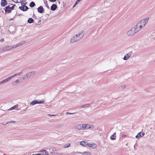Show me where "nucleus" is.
<instances>
[{
    "label": "nucleus",
    "instance_id": "obj_39",
    "mask_svg": "<svg viewBox=\"0 0 155 155\" xmlns=\"http://www.w3.org/2000/svg\"><path fill=\"white\" fill-rule=\"evenodd\" d=\"M121 87L122 88H124L126 87V86L125 85H122L121 86Z\"/></svg>",
    "mask_w": 155,
    "mask_h": 155
},
{
    "label": "nucleus",
    "instance_id": "obj_10",
    "mask_svg": "<svg viewBox=\"0 0 155 155\" xmlns=\"http://www.w3.org/2000/svg\"><path fill=\"white\" fill-rule=\"evenodd\" d=\"M83 124H78L74 126V128L78 130L83 129Z\"/></svg>",
    "mask_w": 155,
    "mask_h": 155
},
{
    "label": "nucleus",
    "instance_id": "obj_2",
    "mask_svg": "<svg viewBox=\"0 0 155 155\" xmlns=\"http://www.w3.org/2000/svg\"><path fill=\"white\" fill-rule=\"evenodd\" d=\"M137 29L136 26H134L132 28L131 30L127 32V35L129 36H133L134 34L137 33L138 31V30H137Z\"/></svg>",
    "mask_w": 155,
    "mask_h": 155
},
{
    "label": "nucleus",
    "instance_id": "obj_36",
    "mask_svg": "<svg viewBox=\"0 0 155 155\" xmlns=\"http://www.w3.org/2000/svg\"><path fill=\"white\" fill-rule=\"evenodd\" d=\"M22 73V72H21L18 73L16 74L17 75V76L20 75Z\"/></svg>",
    "mask_w": 155,
    "mask_h": 155
},
{
    "label": "nucleus",
    "instance_id": "obj_38",
    "mask_svg": "<svg viewBox=\"0 0 155 155\" xmlns=\"http://www.w3.org/2000/svg\"><path fill=\"white\" fill-rule=\"evenodd\" d=\"M81 1V0H78L75 3V5L78 4Z\"/></svg>",
    "mask_w": 155,
    "mask_h": 155
},
{
    "label": "nucleus",
    "instance_id": "obj_50",
    "mask_svg": "<svg viewBox=\"0 0 155 155\" xmlns=\"http://www.w3.org/2000/svg\"><path fill=\"white\" fill-rule=\"evenodd\" d=\"M58 3H59V4H60V2H58Z\"/></svg>",
    "mask_w": 155,
    "mask_h": 155
},
{
    "label": "nucleus",
    "instance_id": "obj_43",
    "mask_svg": "<svg viewBox=\"0 0 155 155\" xmlns=\"http://www.w3.org/2000/svg\"><path fill=\"white\" fill-rule=\"evenodd\" d=\"M48 115L49 116H54L55 115L48 114Z\"/></svg>",
    "mask_w": 155,
    "mask_h": 155
},
{
    "label": "nucleus",
    "instance_id": "obj_37",
    "mask_svg": "<svg viewBox=\"0 0 155 155\" xmlns=\"http://www.w3.org/2000/svg\"><path fill=\"white\" fill-rule=\"evenodd\" d=\"M12 1H13V2H15V3H18V0H12Z\"/></svg>",
    "mask_w": 155,
    "mask_h": 155
},
{
    "label": "nucleus",
    "instance_id": "obj_7",
    "mask_svg": "<svg viewBox=\"0 0 155 155\" xmlns=\"http://www.w3.org/2000/svg\"><path fill=\"white\" fill-rule=\"evenodd\" d=\"M132 54V51L129 52L128 54H126L124 56L123 59L125 60H127Z\"/></svg>",
    "mask_w": 155,
    "mask_h": 155
},
{
    "label": "nucleus",
    "instance_id": "obj_12",
    "mask_svg": "<svg viewBox=\"0 0 155 155\" xmlns=\"http://www.w3.org/2000/svg\"><path fill=\"white\" fill-rule=\"evenodd\" d=\"M1 2V5L2 7L5 6L8 4L6 0H2Z\"/></svg>",
    "mask_w": 155,
    "mask_h": 155
},
{
    "label": "nucleus",
    "instance_id": "obj_20",
    "mask_svg": "<svg viewBox=\"0 0 155 155\" xmlns=\"http://www.w3.org/2000/svg\"><path fill=\"white\" fill-rule=\"evenodd\" d=\"M89 105H90L89 104H85L84 105L81 106L80 107L81 108H87V107H89Z\"/></svg>",
    "mask_w": 155,
    "mask_h": 155
},
{
    "label": "nucleus",
    "instance_id": "obj_16",
    "mask_svg": "<svg viewBox=\"0 0 155 155\" xmlns=\"http://www.w3.org/2000/svg\"><path fill=\"white\" fill-rule=\"evenodd\" d=\"M39 154V155H47V153L46 151V150H43L41 151V153L37 154Z\"/></svg>",
    "mask_w": 155,
    "mask_h": 155
},
{
    "label": "nucleus",
    "instance_id": "obj_34",
    "mask_svg": "<svg viewBox=\"0 0 155 155\" xmlns=\"http://www.w3.org/2000/svg\"><path fill=\"white\" fill-rule=\"evenodd\" d=\"M15 6V5H14L11 7H10V9H11V10L14 9V7Z\"/></svg>",
    "mask_w": 155,
    "mask_h": 155
},
{
    "label": "nucleus",
    "instance_id": "obj_11",
    "mask_svg": "<svg viewBox=\"0 0 155 155\" xmlns=\"http://www.w3.org/2000/svg\"><path fill=\"white\" fill-rule=\"evenodd\" d=\"M38 11L40 13H43L45 12V10L42 6H40L38 8Z\"/></svg>",
    "mask_w": 155,
    "mask_h": 155
},
{
    "label": "nucleus",
    "instance_id": "obj_23",
    "mask_svg": "<svg viewBox=\"0 0 155 155\" xmlns=\"http://www.w3.org/2000/svg\"><path fill=\"white\" fill-rule=\"evenodd\" d=\"M33 19L31 18H29L28 20V22L29 23H31L34 22Z\"/></svg>",
    "mask_w": 155,
    "mask_h": 155
},
{
    "label": "nucleus",
    "instance_id": "obj_22",
    "mask_svg": "<svg viewBox=\"0 0 155 155\" xmlns=\"http://www.w3.org/2000/svg\"><path fill=\"white\" fill-rule=\"evenodd\" d=\"M20 83L19 80L17 79L15 81L12 82V85L15 86L16 84L17 83Z\"/></svg>",
    "mask_w": 155,
    "mask_h": 155
},
{
    "label": "nucleus",
    "instance_id": "obj_33",
    "mask_svg": "<svg viewBox=\"0 0 155 155\" xmlns=\"http://www.w3.org/2000/svg\"><path fill=\"white\" fill-rule=\"evenodd\" d=\"M15 122V121H9V122H7L6 123V124H8L10 123H14Z\"/></svg>",
    "mask_w": 155,
    "mask_h": 155
},
{
    "label": "nucleus",
    "instance_id": "obj_1",
    "mask_svg": "<svg viewBox=\"0 0 155 155\" xmlns=\"http://www.w3.org/2000/svg\"><path fill=\"white\" fill-rule=\"evenodd\" d=\"M83 36V32H80L79 33L76 34L71 38L70 41L71 43H74L79 40L82 38Z\"/></svg>",
    "mask_w": 155,
    "mask_h": 155
},
{
    "label": "nucleus",
    "instance_id": "obj_31",
    "mask_svg": "<svg viewBox=\"0 0 155 155\" xmlns=\"http://www.w3.org/2000/svg\"><path fill=\"white\" fill-rule=\"evenodd\" d=\"M63 124L59 125L57 127L58 128H61L63 126Z\"/></svg>",
    "mask_w": 155,
    "mask_h": 155
},
{
    "label": "nucleus",
    "instance_id": "obj_8",
    "mask_svg": "<svg viewBox=\"0 0 155 155\" xmlns=\"http://www.w3.org/2000/svg\"><path fill=\"white\" fill-rule=\"evenodd\" d=\"M19 8L21 11L25 12L27 11L28 9V7L25 5H23L22 6L19 7Z\"/></svg>",
    "mask_w": 155,
    "mask_h": 155
},
{
    "label": "nucleus",
    "instance_id": "obj_18",
    "mask_svg": "<svg viewBox=\"0 0 155 155\" xmlns=\"http://www.w3.org/2000/svg\"><path fill=\"white\" fill-rule=\"evenodd\" d=\"M80 144L83 146H87V142L85 141H83L80 142Z\"/></svg>",
    "mask_w": 155,
    "mask_h": 155
},
{
    "label": "nucleus",
    "instance_id": "obj_3",
    "mask_svg": "<svg viewBox=\"0 0 155 155\" xmlns=\"http://www.w3.org/2000/svg\"><path fill=\"white\" fill-rule=\"evenodd\" d=\"M149 19V17H147L141 20L138 23H137V25L139 24H141L142 26L144 27L146 25Z\"/></svg>",
    "mask_w": 155,
    "mask_h": 155
},
{
    "label": "nucleus",
    "instance_id": "obj_46",
    "mask_svg": "<svg viewBox=\"0 0 155 155\" xmlns=\"http://www.w3.org/2000/svg\"><path fill=\"white\" fill-rule=\"evenodd\" d=\"M3 81L1 82H0V85L2 84H4V82H3Z\"/></svg>",
    "mask_w": 155,
    "mask_h": 155
},
{
    "label": "nucleus",
    "instance_id": "obj_51",
    "mask_svg": "<svg viewBox=\"0 0 155 155\" xmlns=\"http://www.w3.org/2000/svg\"><path fill=\"white\" fill-rule=\"evenodd\" d=\"M126 145L127 146V143H126Z\"/></svg>",
    "mask_w": 155,
    "mask_h": 155
},
{
    "label": "nucleus",
    "instance_id": "obj_5",
    "mask_svg": "<svg viewBox=\"0 0 155 155\" xmlns=\"http://www.w3.org/2000/svg\"><path fill=\"white\" fill-rule=\"evenodd\" d=\"M44 101L41 100L40 101L37 100H35L32 101L30 103V105H34L36 104H41L43 103Z\"/></svg>",
    "mask_w": 155,
    "mask_h": 155
},
{
    "label": "nucleus",
    "instance_id": "obj_14",
    "mask_svg": "<svg viewBox=\"0 0 155 155\" xmlns=\"http://www.w3.org/2000/svg\"><path fill=\"white\" fill-rule=\"evenodd\" d=\"M87 146L89 147H91L94 148L96 147V144L93 143H87Z\"/></svg>",
    "mask_w": 155,
    "mask_h": 155
},
{
    "label": "nucleus",
    "instance_id": "obj_25",
    "mask_svg": "<svg viewBox=\"0 0 155 155\" xmlns=\"http://www.w3.org/2000/svg\"><path fill=\"white\" fill-rule=\"evenodd\" d=\"M141 137L142 136L141 135V132H139L137 134V135H136L135 136V137L136 138L138 139Z\"/></svg>",
    "mask_w": 155,
    "mask_h": 155
},
{
    "label": "nucleus",
    "instance_id": "obj_45",
    "mask_svg": "<svg viewBox=\"0 0 155 155\" xmlns=\"http://www.w3.org/2000/svg\"><path fill=\"white\" fill-rule=\"evenodd\" d=\"M0 41H1L2 42L4 41V39L3 38H2L0 40Z\"/></svg>",
    "mask_w": 155,
    "mask_h": 155
},
{
    "label": "nucleus",
    "instance_id": "obj_48",
    "mask_svg": "<svg viewBox=\"0 0 155 155\" xmlns=\"http://www.w3.org/2000/svg\"><path fill=\"white\" fill-rule=\"evenodd\" d=\"M76 5H75V3L74 5L73 6V8Z\"/></svg>",
    "mask_w": 155,
    "mask_h": 155
},
{
    "label": "nucleus",
    "instance_id": "obj_17",
    "mask_svg": "<svg viewBox=\"0 0 155 155\" xmlns=\"http://www.w3.org/2000/svg\"><path fill=\"white\" fill-rule=\"evenodd\" d=\"M135 26H136L137 30H138V31H140L143 27L141 24H139L138 25H137V24Z\"/></svg>",
    "mask_w": 155,
    "mask_h": 155
},
{
    "label": "nucleus",
    "instance_id": "obj_29",
    "mask_svg": "<svg viewBox=\"0 0 155 155\" xmlns=\"http://www.w3.org/2000/svg\"><path fill=\"white\" fill-rule=\"evenodd\" d=\"M85 155H91V153L90 152H84L83 153Z\"/></svg>",
    "mask_w": 155,
    "mask_h": 155
},
{
    "label": "nucleus",
    "instance_id": "obj_41",
    "mask_svg": "<svg viewBox=\"0 0 155 155\" xmlns=\"http://www.w3.org/2000/svg\"><path fill=\"white\" fill-rule=\"evenodd\" d=\"M27 77L25 76H24L22 78L23 80L26 79Z\"/></svg>",
    "mask_w": 155,
    "mask_h": 155
},
{
    "label": "nucleus",
    "instance_id": "obj_28",
    "mask_svg": "<svg viewBox=\"0 0 155 155\" xmlns=\"http://www.w3.org/2000/svg\"><path fill=\"white\" fill-rule=\"evenodd\" d=\"M70 146V144L69 143H68L65 144L64 146V147L66 148L69 147Z\"/></svg>",
    "mask_w": 155,
    "mask_h": 155
},
{
    "label": "nucleus",
    "instance_id": "obj_49",
    "mask_svg": "<svg viewBox=\"0 0 155 155\" xmlns=\"http://www.w3.org/2000/svg\"><path fill=\"white\" fill-rule=\"evenodd\" d=\"M3 124V125H5V124H5V123H4V124Z\"/></svg>",
    "mask_w": 155,
    "mask_h": 155
},
{
    "label": "nucleus",
    "instance_id": "obj_32",
    "mask_svg": "<svg viewBox=\"0 0 155 155\" xmlns=\"http://www.w3.org/2000/svg\"><path fill=\"white\" fill-rule=\"evenodd\" d=\"M17 74H14L12 76H10V78H11V79L12 78H13L15 77H16V76H17Z\"/></svg>",
    "mask_w": 155,
    "mask_h": 155
},
{
    "label": "nucleus",
    "instance_id": "obj_9",
    "mask_svg": "<svg viewBox=\"0 0 155 155\" xmlns=\"http://www.w3.org/2000/svg\"><path fill=\"white\" fill-rule=\"evenodd\" d=\"M36 73V71H33L31 72H30L28 73H27L26 74V76L27 77V78H29L31 76L34 74Z\"/></svg>",
    "mask_w": 155,
    "mask_h": 155
},
{
    "label": "nucleus",
    "instance_id": "obj_27",
    "mask_svg": "<svg viewBox=\"0 0 155 155\" xmlns=\"http://www.w3.org/2000/svg\"><path fill=\"white\" fill-rule=\"evenodd\" d=\"M21 45L19 43L15 45H12L13 48H15L16 47Z\"/></svg>",
    "mask_w": 155,
    "mask_h": 155
},
{
    "label": "nucleus",
    "instance_id": "obj_6",
    "mask_svg": "<svg viewBox=\"0 0 155 155\" xmlns=\"http://www.w3.org/2000/svg\"><path fill=\"white\" fill-rule=\"evenodd\" d=\"M83 130L90 129L94 127L93 125H91L88 124H83Z\"/></svg>",
    "mask_w": 155,
    "mask_h": 155
},
{
    "label": "nucleus",
    "instance_id": "obj_47",
    "mask_svg": "<svg viewBox=\"0 0 155 155\" xmlns=\"http://www.w3.org/2000/svg\"><path fill=\"white\" fill-rule=\"evenodd\" d=\"M125 136H126V135H125L123 134V135H122V137H125Z\"/></svg>",
    "mask_w": 155,
    "mask_h": 155
},
{
    "label": "nucleus",
    "instance_id": "obj_13",
    "mask_svg": "<svg viewBox=\"0 0 155 155\" xmlns=\"http://www.w3.org/2000/svg\"><path fill=\"white\" fill-rule=\"evenodd\" d=\"M4 9H5V11L6 13L7 12H8V13H10L11 12L9 5L6 6Z\"/></svg>",
    "mask_w": 155,
    "mask_h": 155
},
{
    "label": "nucleus",
    "instance_id": "obj_4",
    "mask_svg": "<svg viewBox=\"0 0 155 155\" xmlns=\"http://www.w3.org/2000/svg\"><path fill=\"white\" fill-rule=\"evenodd\" d=\"M13 48L12 45L6 46L0 48V52H4Z\"/></svg>",
    "mask_w": 155,
    "mask_h": 155
},
{
    "label": "nucleus",
    "instance_id": "obj_35",
    "mask_svg": "<svg viewBox=\"0 0 155 155\" xmlns=\"http://www.w3.org/2000/svg\"><path fill=\"white\" fill-rule=\"evenodd\" d=\"M75 113H69V112H67L66 113V114H75Z\"/></svg>",
    "mask_w": 155,
    "mask_h": 155
},
{
    "label": "nucleus",
    "instance_id": "obj_40",
    "mask_svg": "<svg viewBox=\"0 0 155 155\" xmlns=\"http://www.w3.org/2000/svg\"><path fill=\"white\" fill-rule=\"evenodd\" d=\"M49 1H50L51 2H55L56 1H57V0H49Z\"/></svg>",
    "mask_w": 155,
    "mask_h": 155
},
{
    "label": "nucleus",
    "instance_id": "obj_21",
    "mask_svg": "<svg viewBox=\"0 0 155 155\" xmlns=\"http://www.w3.org/2000/svg\"><path fill=\"white\" fill-rule=\"evenodd\" d=\"M18 104H17L15 105L14 106L11 107L9 110H12L13 109H15L17 107H18Z\"/></svg>",
    "mask_w": 155,
    "mask_h": 155
},
{
    "label": "nucleus",
    "instance_id": "obj_26",
    "mask_svg": "<svg viewBox=\"0 0 155 155\" xmlns=\"http://www.w3.org/2000/svg\"><path fill=\"white\" fill-rule=\"evenodd\" d=\"M11 79V78H10V77H8V78H6V79H5V80H4L3 81V82H4V84L5 83V82L7 81H8L9 80H10Z\"/></svg>",
    "mask_w": 155,
    "mask_h": 155
},
{
    "label": "nucleus",
    "instance_id": "obj_24",
    "mask_svg": "<svg viewBox=\"0 0 155 155\" xmlns=\"http://www.w3.org/2000/svg\"><path fill=\"white\" fill-rule=\"evenodd\" d=\"M35 5V2H32L30 3L29 6L31 7L32 8L34 7Z\"/></svg>",
    "mask_w": 155,
    "mask_h": 155
},
{
    "label": "nucleus",
    "instance_id": "obj_19",
    "mask_svg": "<svg viewBox=\"0 0 155 155\" xmlns=\"http://www.w3.org/2000/svg\"><path fill=\"white\" fill-rule=\"evenodd\" d=\"M116 133H114L110 136V138L111 140H114L116 138Z\"/></svg>",
    "mask_w": 155,
    "mask_h": 155
},
{
    "label": "nucleus",
    "instance_id": "obj_42",
    "mask_svg": "<svg viewBox=\"0 0 155 155\" xmlns=\"http://www.w3.org/2000/svg\"><path fill=\"white\" fill-rule=\"evenodd\" d=\"M141 132V135L142 136V137L145 134V133L143 132Z\"/></svg>",
    "mask_w": 155,
    "mask_h": 155
},
{
    "label": "nucleus",
    "instance_id": "obj_52",
    "mask_svg": "<svg viewBox=\"0 0 155 155\" xmlns=\"http://www.w3.org/2000/svg\"><path fill=\"white\" fill-rule=\"evenodd\" d=\"M3 155H5V154H4Z\"/></svg>",
    "mask_w": 155,
    "mask_h": 155
},
{
    "label": "nucleus",
    "instance_id": "obj_30",
    "mask_svg": "<svg viewBox=\"0 0 155 155\" xmlns=\"http://www.w3.org/2000/svg\"><path fill=\"white\" fill-rule=\"evenodd\" d=\"M20 44V45H21L23 44H24L25 43V41H20L19 42Z\"/></svg>",
    "mask_w": 155,
    "mask_h": 155
},
{
    "label": "nucleus",
    "instance_id": "obj_44",
    "mask_svg": "<svg viewBox=\"0 0 155 155\" xmlns=\"http://www.w3.org/2000/svg\"><path fill=\"white\" fill-rule=\"evenodd\" d=\"M21 4L22 6H23V4H24V5H25L26 4V3L25 4L24 3H23L22 2H21Z\"/></svg>",
    "mask_w": 155,
    "mask_h": 155
},
{
    "label": "nucleus",
    "instance_id": "obj_15",
    "mask_svg": "<svg viewBox=\"0 0 155 155\" xmlns=\"http://www.w3.org/2000/svg\"><path fill=\"white\" fill-rule=\"evenodd\" d=\"M57 7L56 5L55 4H53L51 7V9L53 11H55Z\"/></svg>",
    "mask_w": 155,
    "mask_h": 155
}]
</instances>
